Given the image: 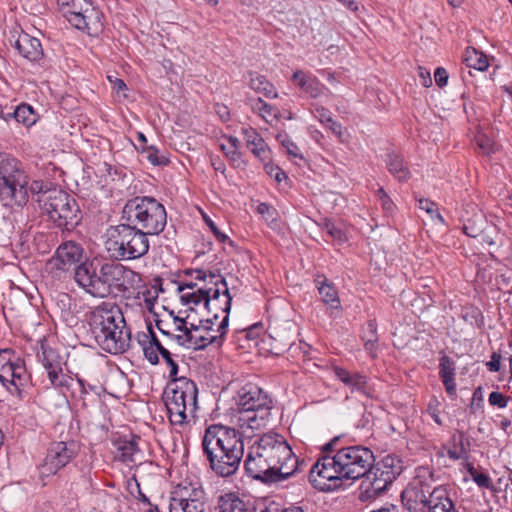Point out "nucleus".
Segmentation results:
<instances>
[{"mask_svg":"<svg viewBox=\"0 0 512 512\" xmlns=\"http://www.w3.org/2000/svg\"><path fill=\"white\" fill-rule=\"evenodd\" d=\"M435 82L439 87H443L448 82V73L446 69L438 67L434 72Z\"/></svg>","mask_w":512,"mask_h":512,"instance_id":"6e6d98bb","label":"nucleus"},{"mask_svg":"<svg viewBox=\"0 0 512 512\" xmlns=\"http://www.w3.org/2000/svg\"><path fill=\"white\" fill-rule=\"evenodd\" d=\"M419 77L421 79V84L424 87H430L432 85L430 73L421 67H419Z\"/></svg>","mask_w":512,"mask_h":512,"instance_id":"0e129e2a","label":"nucleus"},{"mask_svg":"<svg viewBox=\"0 0 512 512\" xmlns=\"http://www.w3.org/2000/svg\"><path fill=\"white\" fill-rule=\"evenodd\" d=\"M317 117H319L321 123H328L332 121L330 112L325 108L317 109Z\"/></svg>","mask_w":512,"mask_h":512,"instance_id":"774afa93","label":"nucleus"},{"mask_svg":"<svg viewBox=\"0 0 512 512\" xmlns=\"http://www.w3.org/2000/svg\"><path fill=\"white\" fill-rule=\"evenodd\" d=\"M28 180L21 163L0 153V199L4 206H22L28 201Z\"/></svg>","mask_w":512,"mask_h":512,"instance_id":"1a4fd4ad","label":"nucleus"},{"mask_svg":"<svg viewBox=\"0 0 512 512\" xmlns=\"http://www.w3.org/2000/svg\"><path fill=\"white\" fill-rule=\"evenodd\" d=\"M221 285L217 287H199L192 293H184L180 296L181 302L184 305H198L204 302L205 309L212 314L213 322L215 323L219 318V312L229 317L231 309L232 297L230 296L229 289L225 279H220Z\"/></svg>","mask_w":512,"mask_h":512,"instance_id":"f8f14e48","label":"nucleus"},{"mask_svg":"<svg viewBox=\"0 0 512 512\" xmlns=\"http://www.w3.org/2000/svg\"><path fill=\"white\" fill-rule=\"evenodd\" d=\"M251 437L235 428L213 424L205 429L202 450L210 469L220 477L234 475L244 455L243 436Z\"/></svg>","mask_w":512,"mask_h":512,"instance_id":"7ed1b4c3","label":"nucleus"},{"mask_svg":"<svg viewBox=\"0 0 512 512\" xmlns=\"http://www.w3.org/2000/svg\"><path fill=\"white\" fill-rule=\"evenodd\" d=\"M418 207L420 210L426 212L431 219H438L441 223L444 222L443 217L438 212V207L436 203L430 201L429 199L421 198L418 200Z\"/></svg>","mask_w":512,"mask_h":512,"instance_id":"c03bdc74","label":"nucleus"},{"mask_svg":"<svg viewBox=\"0 0 512 512\" xmlns=\"http://www.w3.org/2000/svg\"><path fill=\"white\" fill-rule=\"evenodd\" d=\"M500 361H501V355L494 352L491 355V360L489 362H487V364H486L489 371H491V372L499 371L500 370Z\"/></svg>","mask_w":512,"mask_h":512,"instance_id":"bf43d9fd","label":"nucleus"},{"mask_svg":"<svg viewBox=\"0 0 512 512\" xmlns=\"http://www.w3.org/2000/svg\"><path fill=\"white\" fill-rule=\"evenodd\" d=\"M37 357L46 370L53 387L67 388L70 386L72 377L63 372L62 359L54 349L42 344L41 351L37 353Z\"/></svg>","mask_w":512,"mask_h":512,"instance_id":"a211bd4d","label":"nucleus"},{"mask_svg":"<svg viewBox=\"0 0 512 512\" xmlns=\"http://www.w3.org/2000/svg\"><path fill=\"white\" fill-rule=\"evenodd\" d=\"M340 437H334L323 447L326 454L319 458L309 472V482L322 491L331 490L342 480H356L367 473L374 462L372 451L364 446H348L338 449Z\"/></svg>","mask_w":512,"mask_h":512,"instance_id":"f257e3e1","label":"nucleus"},{"mask_svg":"<svg viewBox=\"0 0 512 512\" xmlns=\"http://www.w3.org/2000/svg\"><path fill=\"white\" fill-rule=\"evenodd\" d=\"M51 183L50 182H44L42 180H34L29 188H27V191L29 190L33 195H36L37 198H36V201L38 202V200L42 197V195L46 192V191H50L52 190L54 187H51Z\"/></svg>","mask_w":512,"mask_h":512,"instance_id":"8fccbe9b","label":"nucleus"},{"mask_svg":"<svg viewBox=\"0 0 512 512\" xmlns=\"http://www.w3.org/2000/svg\"><path fill=\"white\" fill-rule=\"evenodd\" d=\"M459 220L463 232L472 238L481 235L487 224L484 213L474 203H468L463 207Z\"/></svg>","mask_w":512,"mask_h":512,"instance_id":"6ab92c4d","label":"nucleus"},{"mask_svg":"<svg viewBox=\"0 0 512 512\" xmlns=\"http://www.w3.org/2000/svg\"><path fill=\"white\" fill-rule=\"evenodd\" d=\"M14 48L29 62L37 63L39 65L43 64L44 51L38 38L22 32L16 39Z\"/></svg>","mask_w":512,"mask_h":512,"instance_id":"4be33fe9","label":"nucleus"},{"mask_svg":"<svg viewBox=\"0 0 512 512\" xmlns=\"http://www.w3.org/2000/svg\"><path fill=\"white\" fill-rule=\"evenodd\" d=\"M205 221L219 241L224 242L227 239V236L218 229L212 220L205 219Z\"/></svg>","mask_w":512,"mask_h":512,"instance_id":"e2e57ef3","label":"nucleus"},{"mask_svg":"<svg viewBox=\"0 0 512 512\" xmlns=\"http://www.w3.org/2000/svg\"><path fill=\"white\" fill-rule=\"evenodd\" d=\"M403 461L399 456H386V487L403 472Z\"/></svg>","mask_w":512,"mask_h":512,"instance_id":"e433bc0d","label":"nucleus"},{"mask_svg":"<svg viewBox=\"0 0 512 512\" xmlns=\"http://www.w3.org/2000/svg\"><path fill=\"white\" fill-rule=\"evenodd\" d=\"M464 62L467 67H471L479 71H484L489 66L487 57L484 54L477 52L475 49L466 51Z\"/></svg>","mask_w":512,"mask_h":512,"instance_id":"4c0bfd02","label":"nucleus"},{"mask_svg":"<svg viewBox=\"0 0 512 512\" xmlns=\"http://www.w3.org/2000/svg\"><path fill=\"white\" fill-rule=\"evenodd\" d=\"M474 142L485 155L495 153L499 149V145L495 142L494 138L488 135L484 130H477L474 136Z\"/></svg>","mask_w":512,"mask_h":512,"instance_id":"c9c22d12","label":"nucleus"},{"mask_svg":"<svg viewBox=\"0 0 512 512\" xmlns=\"http://www.w3.org/2000/svg\"><path fill=\"white\" fill-rule=\"evenodd\" d=\"M122 218L146 235H158L167 223L164 206L152 197H135L127 201Z\"/></svg>","mask_w":512,"mask_h":512,"instance_id":"423d86ee","label":"nucleus"},{"mask_svg":"<svg viewBox=\"0 0 512 512\" xmlns=\"http://www.w3.org/2000/svg\"><path fill=\"white\" fill-rule=\"evenodd\" d=\"M79 449V444L74 440L51 443L40 466L41 477L56 474L78 454Z\"/></svg>","mask_w":512,"mask_h":512,"instance_id":"2eb2a0df","label":"nucleus"},{"mask_svg":"<svg viewBox=\"0 0 512 512\" xmlns=\"http://www.w3.org/2000/svg\"><path fill=\"white\" fill-rule=\"evenodd\" d=\"M333 372L340 381L352 389H360L365 384V378L362 375L351 373L340 366H334Z\"/></svg>","mask_w":512,"mask_h":512,"instance_id":"72a5a7b5","label":"nucleus"},{"mask_svg":"<svg viewBox=\"0 0 512 512\" xmlns=\"http://www.w3.org/2000/svg\"><path fill=\"white\" fill-rule=\"evenodd\" d=\"M508 399V397L498 391L491 392L488 397L489 404L498 408H505L508 404Z\"/></svg>","mask_w":512,"mask_h":512,"instance_id":"603ef678","label":"nucleus"},{"mask_svg":"<svg viewBox=\"0 0 512 512\" xmlns=\"http://www.w3.org/2000/svg\"><path fill=\"white\" fill-rule=\"evenodd\" d=\"M247 148L262 162L270 159V150L256 130H244Z\"/></svg>","mask_w":512,"mask_h":512,"instance_id":"c756f323","label":"nucleus"},{"mask_svg":"<svg viewBox=\"0 0 512 512\" xmlns=\"http://www.w3.org/2000/svg\"><path fill=\"white\" fill-rule=\"evenodd\" d=\"M86 260L84 250L80 244L74 241H66L57 248L54 256L47 261L46 271L58 279L64 277L68 272H73L74 277L78 267L84 265Z\"/></svg>","mask_w":512,"mask_h":512,"instance_id":"ddd939ff","label":"nucleus"},{"mask_svg":"<svg viewBox=\"0 0 512 512\" xmlns=\"http://www.w3.org/2000/svg\"><path fill=\"white\" fill-rule=\"evenodd\" d=\"M102 18L103 13L92 3L83 13L74 15L70 24L90 36H96L103 30Z\"/></svg>","mask_w":512,"mask_h":512,"instance_id":"aec40b11","label":"nucleus"},{"mask_svg":"<svg viewBox=\"0 0 512 512\" xmlns=\"http://www.w3.org/2000/svg\"><path fill=\"white\" fill-rule=\"evenodd\" d=\"M362 477L364 479L361 483V500H373L382 495L384 492V471L371 465Z\"/></svg>","mask_w":512,"mask_h":512,"instance_id":"412c9836","label":"nucleus"},{"mask_svg":"<svg viewBox=\"0 0 512 512\" xmlns=\"http://www.w3.org/2000/svg\"><path fill=\"white\" fill-rule=\"evenodd\" d=\"M213 319H201L198 324L189 323V329H185L184 334L175 336V341L188 349L202 350L210 344L221 345L228 327V316H223L217 324Z\"/></svg>","mask_w":512,"mask_h":512,"instance_id":"9b49d317","label":"nucleus"},{"mask_svg":"<svg viewBox=\"0 0 512 512\" xmlns=\"http://www.w3.org/2000/svg\"><path fill=\"white\" fill-rule=\"evenodd\" d=\"M140 437L132 436L130 439H119L116 443V457L125 463L141 462L142 452L138 447Z\"/></svg>","mask_w":512,"mask_h":512,"instance_id":"393cba45","label":"nucleus"},{"mask_svg":"<svg viewBox=\"0 0 512 512\" xmlns=\"http://www.w3.org/2000/svg\"><path fill=\"white\" fill-rule=\"evenodd\" d=\"M13 354L11 349L0 350V382L2 385H6L8 374L16 363L12 360Z\"/></svg>","mask_w":512,"mask_h":512,"instance_id":"ea45409f","label":"nucleus"},{"mask_svg":"<svg viewBox=\"0 0 512 512\" xmlns=\"http://www.w3.org/2000/svg\"><path fill=\"white\" fill-rule=\"evenodd\" d=\"M126 489L132 497L136 496V493H140V484L135 475L126 481Z\"/></svg>","mask_w":512,"mask_h":512,"instance_id":"4d7b16f0","label":"nucleus"},{"mask_svg":"<svg viewBox=\"0 0 512 512\" xmlns=\"http://www.w3.org/2000/svg\"><path fill=\"white\" fill-rule=\"evenodd\" d=\"M195 280L205 282L204 286L207 287H217L221 285L220 279H224L221 275L214 273L212 271H205L201 269H196L191 272Z\"/></svg>","mask_w":512,"mask_h":512,"instance_id":"79ce46f5","label":"nucleus"},{"mask_svg":"<svg viewBox=\"0 0 512 512\" xmlns=\"http://www.w3.org/2000/svg\"><path fill=\"white\" fill-rule=\"evenodd\" d=\"M161 356L163 357L164 361L170 368L169 377L171 378V380L178 379L176 377L177 373H178V365L173 360L171 353L168 350H164V352H163V354H161Z\"/></svg>","mask_w":512,"mask_h":512,"instance_id":"864d4df0","label":"nucleus"},{"mask_svg":"<svg viewBox=\"0 0 512 512\" xmlns=\"http://www.w3.org/2000/svg\"><path fill=\"white\" fill-rule=\"evenodd\" d=\"M220 512H257L255 502L236 493H226L219 496Z\"/></svg>","mask_w":512,"mask_h":512,"instance_id":"b1692460","label":"nucleus"},{"mask_svg":"<svg viewBox=\"0 0 512 512\" xmlns=\"http://www.w3.org/2000/svg\"><path fill=\"white\" fill-rule=\"evenodd\" d=\"M174 323L177 325L176 330L181 332V334L185 333V329H189V321L190 314H187L185 317L174 316Z\"/></svg>","mask_w":512,"mask_h":512,"instance_id":"5fc2aeb1","label":"nucleus"},{"mask_svg":"<svg viewBox=\"0 0 512 512\" xmlns=\"http://www.w3.org/2000/svg\"><path fill=\"white\" fill-rule=\"evenodd\" d=\"M315 284L321 296L322 302L325 305H328L331 310H339L341 307L340 299L334 285L330 283L323 275H319L315 278Z\"/></svg>","mask_w":512,"mask_h":512,"instance_id":"cd10ccee","label":"nucleus"},{"mask_svg":"<svg viewBox=\"0 0 512 512\" xmlns=\"http://www.w3.org/2000/svg\"><path fill=\"white\" fill-rule=\"evenodd\" d=\"M142 153L145 154L146 159L153 165H163L166 163V158L158 154V149L155 143L151 142L146 148H142Z\"/></svg>","mask_w":512,"mask_h":512,"instance_id":"37998d69","label":"nucleus"},{"mask_svg":"<svg viewBox=\"0 0 512 512\" xmlns=\"http://www.w3.org/2000/svg\"><path fill=\"white\" fill-rule=\"evenodd\" d=\"M376 330L377 328L375 322L369 321L363 331L362 337L365 349L372 357H375L376 344L378 342Z\"/></svg>","mask_w":512,"mask_h":512,"instance_id":"58836bf2","label":"nucleus"},{"mask_svg":"<svg viewBox=\"0 0 512 512\" xmlns=\"http://www.w3.org/2000/svg\"><path fill=\"white\" fill-rule=\"evenodd\" d=\"M42 211L60 228L73 229L80 221L76 200L67 192L54 187L38 200Z\"/></svg>","mask_w":512,"mask_h":512,"instance_id":"9d476101","label":"nucleus"},{"mask_svg":"<svg viewBox=\"0 0 512 512\" xmlns=\"http://www.w3.org/2000/svg\"><path fill=\"white\" fill-rule=\"evenodd\" d=\"M60 11L69 23L74 15H80L92 4L91 0H57Z\"/></svg>","mask_w":512,"mask_h":512,"instance_id":"2f4dec72","label":"nucleus"},{"mask_svg":"<svg viewBox=\"0 0 512 512\" xmlns=\"http://www.w3.org/2000/svg\"><path fill=\"white\" fill-rule=\"evenodd\" d=\"M139 339H143L147 343H151V345L156 349V351L160 354H163L164 350H167L163 347L161 342L156 337L151 325L147 326V333L141 332L139 333Z\"/></svg>","mask_w":512,"mask_h":512,"instance_id":"de8ad7c7","label":"nucleus"},{"mask_svg":"<svg viewBox=\"0 0 512 512\" xmlns=\"http://www.w3.org/2000/svg\"><path fill=\"white\" fill-rule=\"evenodd\" d=\"M107 285L108 296L119 293L130 294L142 286V277L121 263L108 262Z\"/></svg>","mask_w":512,"mask_h":512,"instance_id":"dca6fc26","label":"nucleus"},{"mask_svg":"<svg viewBox=\"0 0 512 512\" xmlns=\"http://www.w3.org/2000/svg\"><path fill=\"white\" fill-rule=\"evenodd\" d=\"M257 211L267 222L273 223L276 221L277 212L272 206L266 203H260L257 207Z\"/></svg>","mask_w":512,"mask_h":512,"instance_id":"3c124183","label":"nucleus"},{"mask_svg":"<svg viewBox=\"0 0 512 512\" xmlns=\"http://www.w3.org/2000/svg\"><path fill=\"white\" fill-rule=\"evenodd\" d=\"M107 263L95 264L86 260L76 270L74 280L77 285L93 297L105 298L108 296Z\"/></svg>","mask_w":512,"mask_h":512,"instance_id":"4468645a","label":"nucleus"},{"mask_svg":"<svg viewBox=\"0 0 512 512\" xmlns=\"http://www.w3.org/2000/svg\"><path fill=\"white\" fill-rule=\"evenodd\" d=\"M439 368L441 378L455 377V363L450 357L446 355L442 356L440 358Z\"/></svg>","mask_w":512,"mask_h":512,"instance_id":"49530a36","label":"nucleus"},{"mask_svg":"<svg viewBox=\"0 0 512 512\" xmlns=\"http://www.w3.org/2000/svg\"><path fill=\"white\" fill-rule=\"evenodd\" d=\"M282 143L286 147L287 153L290 156H292L294 158L302 159V155L299 152V148L293 142H291L289 140H287V141L283 140Z\"/></svg>","mask_w":512,"mask_h":512,"instance_id":"052dcab7","label":"nucleus"},{"mask_svg":"<svg viewBox=\"0 0 512 512\" xmlns=\"http://www.w3.org/2000/svg\"><path fill=\"white\" fill-rule=\"evenodd\" d=\"M137 341L139 345L142 347L145 358L152 364L156 365L159 363L158 352L151 345V343H147L143 341V339H139V333L137 334Z\"/></svg>","mask_w":512,"mask_h":512,"instance_id":"09e8293b","label":"nucleus"},{"mask_svg":"<svg viewBox=\"0 0 512 512\" xmlns=\"http://www.w3.org/2000/svg\"><path fill=\"white\" fill-rule=\"evenodd\" d=\"M245 470L254 479L280 482L298 469V459L285 438L277 433L263 434L248 450Z\"/></svg>","mask_w":512,"mask_h":512,"instance_id":"f03ea898","label":"nucleus"},{"mask_svg":"<svg viewBox=\"0 0 512 512\" xmlns=\"http://www.w3.org/2000/svg\"><path fill=\"white\" fill-rule=\"evenodd\" d=\"M323 230L338 244H343L348 240L345 232L330 221L325 222Z\"/></svg>","mask_w":512,"mask_h":512,"instance_id":"a18cd8bd","label":"nucleus"},{"mask_svg":"<svg viewBox=\"0 0 512 512\" xmlns=\"http://www.w3.org/2000/svg\"><path fill=\"white\" fill-rule=\"evenodd\" d=\"M427 508L429 512H457L447 491L442 486L434 488L430 493V501Z\"/></svg>","mask_w":512,"mask_h":512,"instance_id":"c85d7f7f","label":"nucleus"},{"mask_svg":"<svg viewBox=\"0 0 512 512\" xmlns=\"http://www.w3.org/2000/svg\"><path fill=\"white\" fill-rule=\"evenodd\" d=\"M474 481L480 486V487H486L488 488L490 486V478L483 474H477L474 476Z\"/></svg>","mask_w":512,"mask_h":512,"instance_id":"338daca9","label":"nucleus"},{"mask_svg":"<svg viewBox=\"0 0 512 512\" xmlns=\"http://www.w3.org/2000/svg\"><path fill=\"white\" fill-rule=\"evenodd\" d=\"M389 171L398 181H406L409 176V170L404 165L403 160L398 155H390Z\"/></svg>","mask_w":512,"mask_h":512,"instance_id":"a19ab883","label":"nucleus"},{"mask_svg":"<svg viewBox=\"0 0 512 512\" xmlns=\"http://www.w3.org/2000/svg\"><path fill=\"white\" fill-rule=\"evenodd\" d=\"M292 81L312 98L319 97L324 89V85L316 76L311 73H305L302 70H297L293 73Z\"/></svg>","mask_w":512,"mask_h":512,"instance_id":"bb28decb","label":"nucleus"},{"mask_svg":"<svg viewBox=\"0 0 512 512\" xmlns=\"http://www.w3.org/2000/svg\"><path fill=\"white\" fill-rule=\"evenodd\" d=\"M27 384L26 369L24 364L18 360L8 374V381L3 385L7 391L18 399L23 398L24 387Z\"/></svg>","mask_w":512,"mask_h":512,"instance_id":"a878e982","label":"nucleus"},{"mask_svg":"<svg viewBox=\"0 0 512 512\" xmlns=\"http://www.w3.org/2000/svg\"><path fill=\"white\" fill-rule=\"evenodd\" d=\"M251 105L253 110L257 111L269 125H273V120H276L279 117V110L276 107L266 103L261 98L252 100Z\"/></svg>","mask_w":512,"mask_h":512,"instance_id":"f704fd0d","label":"nucleus"},{"mask_svg":"<svg viewBox=\"0 0 512 512\" xmlns=\"http://www.w3.org/2000/svg\"><path fill=\"white\" fill-rule=\"evenodd\" d=\"M108 79H109V81L112 84L113 90L117 94H120L121 92H123V91H125L127 89V86H126L125 82L122 79H119V78H114L113 79L111 76H109Z\"/></svg>","mask_w":512,"mask_h":512,"instance_id":"680f3d73","label":"nucleus"},{"mask_svg":"<svg viewBox=\"0 0 512 512\" xmlns=\"http://www.w3.org/2000/svg\"><path fill=\"white\" fill-rule=\"evenodd\" d=\"M233 421L243 433L265 428L271 418L272 400L255 385L247 384L234 397Z\"/></svg>","mask_w":512,"mask_h":512,"instance_id":"39448f33","label":"nucleus"},{"mask_svg":"<svg viewBox=\"0 0 512 512\" xmlns=\"http://www.w3.org/2000/svg\"><path fill=\"white\" fill-rule=\"evenodd\" d=\"M96 343L106 352L118 354L127 351L131 344V331L117 306L107 304L96 307L89 321Z\"/></svg>","mask_w":512,"mask_h":512,"instance_id":"20e7f679","label":"nucleus"},{"mask_svg":"<svg viewBox=\"0 0 512 512\" xmlns=\"http://www.w3.org/2000/svg\"><path fill=\"white\" fill-rule=\"evenodd\" d=\"M249 86L251 89L262 93L267 98H276L278 96L274 85L263 75L250 73Z\"/></svg>","mask_w":512,"mask_h":512,"instance_id":"473e14b6","label":"nucleus"},{"mask_svg":"<svg viewBox=\"0 0 512 512\" xmlns=\"http://www.w3.org/2000/svg\"><path fill=\"white\" fill-rule=\"evenodd\" d=\"M12 119L23 124L26 128L33 126L39 119V114L27 103H21L15 108L12 107Z\"/></svg>","mask_w":512,"mask_h":512,"instance_id":"7c9ffc66","label":"nucleus"},{"mask_svg":"<svg viewBox=\"0 0 512 512\" xmlns=\"http://www.w3.org/2000/svg\"><path fill=\"white\" fill-rule=\"evenodd\" d=\"M106 235V250L116 260L138 259L149 250L148 235L128 222L111 226Z\"/></svg>","mask_w":512,"mask_h":512,"instance_id":"6e6552de","label":"nucleus"},{"mask_svg":"<svg viewBox=\"0 0 512 512\" xmlns=\"http://www.w3.org/2000/svg\"><path fill=\"white\" fill-rule=\"evenodd\" d=\"M163 398L172 424L183 425L195 417L198 388L192 380L186 377L171 380L164 390Z\"/></svg>","mask_w":512,"mask_h":512,"instance_id":"0eeeda50","label":"nucleus"},{"mask_svg":"<svg viewBox=\"0 0 512 512\" xmlns=\"http://www.w3.org/2000/svg\"><path fill=\"white\" fill-rule=\"evenodd\" d=\"M226 141L229 143V153H232V160L235 161L239 158L238 145L240 141L233 136H229Z\"/></svg>","mask_w":512,"mask_h":512,"instance_id":"13d9d810","label":"nucleus"},{"mask_svg":"<svg viewBox=\"0 0 512 512\" xmlns=\"http://www.w3.org/2000/svg\"><path fill=\"white\" fill-rule=\"evenodd\" d=\"M441 379L443 381V384L445 386L447 393L450 395L455 394L456 393V385H455L454 377L441 378Z\"/></svg>","mask_w":512,"mask_h":512,"instance_id":"69168bd1","label":"nucleus"},{"mask_svg":"<svg viewBox=\"0 0 512 512\" xmlns=\"http://www.w3.org/2000/svg\"><path fill=\"white\" fill-rule=\"evenodd\" d=\"M430 493L426 486L406 488L401 492L402 505L409 512H426L429 501Z\"/></svg>","mask_w":512,"mask_h":512,"instance_id":"5701e85b","label":"nucleus"},{"mask_svg":"<svg viewBox=\"0 0 512 512\" xmlns=\"http://www.w3.org/2000/svg\"><path fill=\"white\" fill-rule=\"evenodd\" d=\"M205 493L201 487H179L173 492L169 512H204Z\"/></svg>","mask_w":512,"mask_h":512,"instance_id":"f3484780","label":"nucleus"}]
</instances>
